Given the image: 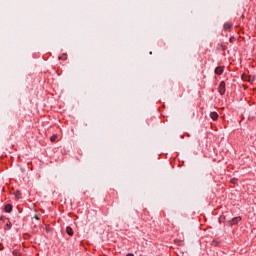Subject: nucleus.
I'll return each mask as SVG.
<instances>
[{
	"instance_id": "obj_1",
	"label": "nucleus",
	"mask_w": 256,
	"mask_h": 256,
	"mask_svg": "<svg viewBox=\"0 0 256 256\" xmlns=\"http://www.w3.org/2000/svg\"><path fill=\"white\" fill-rule=\"evenodd\" d=\"M220 95H225V81H221L218 87Z\"/></svg>"
},
{
	"instance_id": "obj_2",
	"label": "nucleus",
	"mask_w": 256,
	"mask_h": 256,
	"mask_svg": "<svg viewBox=\"0 0 256 256\" xmlns=\"http://www.w3.org/2000/svg\"><path fill=\"white\" fill-rule=\"evenodd\" d=\"M223 71H225V66H218L215 68L214 73L216 75H223Z\"/></svg>"
},
{
	"instance_id": "obj_3",
	"label": "nucleus",
	"mask_w": 256,
	"mask_h": 256,
	"mask_svg": "<svg viewBox=\"0 0 256 256\" xmlns=\"http://www.w3.org/2000/svg\"><path fill=\"white\" fill-rule=\"evenodd\" d=\"M239 221H241V217H235L230 221V225H237V223H239Z\"/></svg>"
},
{
	"instance_id": "obj_4",
	"label": "nucleus",
	"mask_w": 256,
	"mask_h": 256,
	"mask_svg": "<svg viewBox=\"0 0 256 256\" xmlns=\"http://www.w3.org/2000/svg\"><path fill=\"white\" fill-rule=\"evenodd\" d=\"M210 117L213 121H217V119H219V114H217V112H211Z\"/></svg>"
},
{
	"instance_id": "obj_5",
	"label": "nucleus",
	"mask_w": 256,
	"mask_h": 256,
	"mask_svg": "<svg viewBox=\"0 0 256 256\" xmlns=\"http://www.w3.org/2000/svg\"><path fill=\"white\" fill-rule=\"evenodd\" d=\"M232 27H233V24H231L229 22L224 24L225 31H231Z\"/></svg>"
},
{
	"instance_id": "obj_6",
	"label": "nucleus",
	"mask_w": 256,
	"mask_h": 256,
	"mask_svg": "<svg viewBox=\"0 0 256 256\" xmlns=\"http://www.w3.org/2000/svg\"><path fill=\"white\" fill-rule=\"evenodd\" d=\"M11 211H13V206L11 204H7L5 206V212L6 213H11Z\"/></svg>"
},
{
	"instance_id": "obj_7",
	"label": "nucleus",
	"mask_w": 256,
	"mask_h": 256,
	"mask_svg": "<svg viewBox=\"0 0 256 256\" xmlns=\"http://www.w3.org/2000/svg\"><path fill=\"white\" fill-rule=\"evenodd\" d=\"M66 233L70 236L73 237V228H71L70 226L66 227Z\"/></svg>"
},
{
	"instance_id": "obj_8",
	"label": "nucleus",
	"mask_w": 256,
	"mask_h": 256,
	"mask_svg": "<svg viewBox=\"0 0 256 256\" xmlns=\"http://www.w3.org/2000/svg\"><path fill=\"white\" fill-rule=\"evenodd\" d=\"M50 141L52 143H55V141H57V135H53L51 138H50Z\"/></svg>"
},
{
	"instance_id": "obj_9",
	"label": "nucleus",
	"mask_w": 256,
	"mask_h": 256,
	"mask_svg": "<svg viewBox=\"0 0 256 256\" xmlns=\"http://www.w3.org/2000/svg\"><path fill=\"white\" fill-rule=\"evenodd\" d=\"M242 79H243V81H250L249 77L245 74L242 75Z\"/></svg>"
},
{
	"instance_id": "obj_10",
	"label": "nucleus",
	"mask_w": 256,
	"mask_h": 256,
	"mask_svg": "<svg viewBox=\"0 0 256 256\" xmlns=\"http://www.w3.org/2000/svg\"><path fill=\"white\" fill-rule=\"evenodd\" d=\"M233 41H235V38L234 37L230 38V43H233Z\"/></svg>"
},
{
	"instance_id": "obj_11",
	"label": "nucleus",
	"mask_w": 256,
	"mask_h": 256,
	"mask_svg": "<svg viewBox=\"0 0 256 256\" xmlns=\"http://www.w3.org/2000/svg\"><path fill=\"white\" fill-rule=\"evenodd\" d=\"M126 256H135V255H133L132 253H129V254H127Z\"/></svg>"
}]
</instances>
